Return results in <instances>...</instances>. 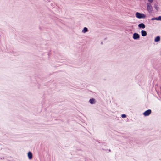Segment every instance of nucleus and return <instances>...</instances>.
I'll use <instances>...</instances> for the list:
<instances>
[{
	"label": "nucleus",
	"mask_w": 161,
	"mask_h": 161,
	"mask_svg": "<svg viewBox=\"0 0 161 161\" xmlns=\"http://www.w3.org/2000/svg\"><path fill=\"white\" fill-rule=\"evenodd\" d=\"M138 27L140 28L144 29L145 27V24L143 23H141L138 25Z\"/></svg>",
	"instance_id": "obj_5"
},
{
	"label": "nucleus",
	"mask_w": 161,
	"mask_h": 161,
	"mask_svg": "<svg viewBox=\"0 0 161 161\" xmlns=\"http://www.w3.org/2000/svg\"><path fill=\"white\" fill-rule=\"evenodd\" d=\"M158 20L161 21V16H159L158 17Z\"/></svg>",
	"instance_id": "obj_14"
},
{
	"label": "nucleus",
	"mask_w": 161,
	"mask_h": 161,
	"mask_svg": "<svg viewBox=\"0 0 161 161\" xmlns=\"http://www.w3.org/2000/svg\"><path fill=\"white\" fill-rule=\"evenodd\" d=\"M109 152H111V151L110 149H109Z\"/></svg>",
	"instance_id": "obj_17"
},
{
	"label": "nucleus",
	"mask_w": 161,
	"mask_h": 161,
	"mask_svg": "<svg viewBox=\"0 0 161 161\" xmlns=\"http://www.w3.org/2000/svg\"><path fill=\"white\" fill-rule=\"evenodd\" d=\"M133 38L135 40H137L139 38L140 36L137 33H134L133 35Z\"/></svg>",
	"instance_id": "obj_4"
},
{
	"label": "nucleus",
	"mask_w": 161,
	"mask_h": 161,
	"mask_svg": "<svg viewBox=\"0 0 161 161\" xmlns=\"http://www.w3.org/2000/svg\"><path fill=\"white\" fill-rule=\"evenodd\" d=\"M89 102L91 104H94L95 103V100L93 98H91L90 99Z\"/></svg>",
	"instance_id": "obj_9"
},
{
	"label": "nucleus",
	"mask_w": 161,
	"mask_h": 161,
	"mask_svg": "<svg viewBox=\"0 0 161 161\" xmlns=\"http://www.w3.org/2000/svg\"><path fill=\"white\" fill-rule=\"evenodd\" d=\"M147 9L149 13L152 12V7L151 5V4L150 3H147Z\"/></svg>",
	"instance_id": "obj_2"
},
{
	"label": "nucleus",
	"mask_w": 161,
	"mask_h": 161,
	"mask_svg": "<svg viewBox=\"0 0 161 161\" xmlns=\"http://www.w3.org/2000/svg\"><path fill=\"white\" fill-rule=\"evenodd\" d=\"M135 15L138 19H143L146 17V15L144 14L138 12L136 13Z\"/></svg>",
	"instance_id": "obj_1"
},
{
	"label": "nucleus",
	"mask_w": 161,
	"mask_h": 161,
	"mask_svg": "<svg viewBox=\"0 0 161 161\" xmlns=\"http://www.w3.org/2000/svg\"><path fill=\"white\" fill-rule=\"evenodd\" d=\"M141 35L142 36H145L147 35V32L145 30H142L141 31Z\"/></svg>",
	"instance_id": "obj_6"
},
{
	"label": "nucleus",
	"mask_w": 161,
	"mask_h": 161,
	"mask_svg": "<svg viewBox=\"0 0 161 161\" xmlns=\"http://www.w3.org/2000/svg\"><path fill=\"white\" fill-rule=\"evenodd\" d=\"M151 109H148L146 111L143 113V114L145 116H148L151 114Z\"/></svg>",
	"instance_id": "obj_3"
},
{
	"label": "nucleus",
	"mask_w": 161,
	"mask_h": 161,
	"mask_svg": "<svg viewBox=\"0 0 161 161\" xmlns=\"http://www.w3.org/2000/svg\"><path fill=\"white\" fill-rule=\"evenodd\" d=\"M28 156L29 159H31L32 158V154L31 152H29L28 153Z\"/></svg>",
	"instance_id": "obj_7"
},
{
	"label": "nucleus",
	"mask_w": 161,
	"mask_h": 161,
	"mask_svg": "<svg viewBox=\"0 0 161 161\" xmlns=\"http://www.w3.org/2000/svg\"><path fill=\"white\" fill-rule=\"evenodd\" d=\"M158 91L161 93V86L160 87Z\"/></svg>",
	"instance_id": "obj_15"
},
{
	"label": "nucleus",
	"mask_w": 161,
	"mask_h": 161,
	"mask_svg": "<svg viewBox=\"0 0 161 161\" xmlns=\"http://www.w3.org/2000/svg\"><path fill=\"white\" fill-rule=\"evenodd\" d=\"M126 117V115L125 114H123L121 115V117L122 118H125Z\"/></svg>",
	"instance_id": "obj_13"
},
{
	"label": "nucleus",
	"mask_w": 161,
	"mask_h": 161,
	"mask_svg": "<svg viewBox=\"0 0 161 161\" xmlns=\"http://www.w3.org/2000/svg\"><path fill=\"white\" fill-rule=\"evenodd\" d=\"M153 0H148L149 2L150 3H152L153 2Z\"/></svg>",
	"instance_id": "obj_16"
},
{
	"label": "nucleus",
	"mask_w": 161,
	"mask_h": 161,
	"mask_svg": "<svg viewBox=\"0 0 161 161\" xmlns=\"http://www.w3.org/2000/svg\"><path fill=\"white\" fill-rule=\"evenodd\" d=\"M88 31V28L86 27H85L83 28V29L82 31V33H85Z\"/></svg>",
	"instance_id": "obj_8"
},
{
	"label": "nucleus",
	"mask_w": 161,
	"mask_h": 161,
	"mask_svg": "<svg viewBox=\"0 0 161 161\" xmlns=\"http://www.w3.org/2000/svg\"><path fill=\"white\" fill-rule=\"evenodd\" d=\"M154 8H155L157 11L158 9V5L157 4H154Z\"/></svg>",
	"instance_id": "obj_11"
},
{
	"label": "nucleus",
	"mask_w": 161,
	"mask_h": 161,
	"mask_svg": "<svg viewBox=\"0 0 161 161\" xmlns=\"http://www.w3.org/2000/svg\"><path fill=\"white\" fill-rule=\"evenodd\" d=\"M160 36H158L155 38L154 41L155 42H158L160 40Z\"/></svg>",
	"instance_id": "obj_10"
},
{
	"label": "nucleus",
	"mask_w": 161,
	"mask_h": 161,
	"mask_svg": "<svg viewBox=\"0 0 161 161\" xmlns=\"http://www.w3.org/2000/svg\"><path fill=\"white\" fill-rule=\"evenodd\" d=\"M151 20H158V18H153L152 19H151Z\"/></svg>",
	"instance_id": "obj_12"
}]
</instances>
